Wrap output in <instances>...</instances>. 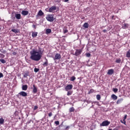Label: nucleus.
I'll use <instances>...</instances> for the list:
<instances>
[{
  "mask_svg": "<svg viewBox=\"0 0 130 130\" xmlns=\"http://www.w3.org/2000/svg\"><path fill=\"white\" fill-rule=\"evenodd\" d=\"M113 91L115 92V93H116L117 92V91H118V89L117 88H113Z\"/></svg>",
  "mask_w": 130,
  "mask_h": 130,
  "instance_id": "nucleus-34",
  "label": "nucleus"
},
{
  "mask_svg": "<svg viewBox=\"0 0 130 130\" xmlns=\"http://www.w3.org/2000/svg\"><path fill=\"white\" fill-rule=\"evenodd\" d=\"M110 123V121H108L107 120L103 121L101 124V126H107V125H109Z\"/></svg>",
  "mask_w": 130,
  "mask_h": 130,
  "instance_id": "nucleus-3",
  "label": "nucleus"
},
{
  "mask_svg": "<svg viewBox=\"0 0 130 130\" xmlns=\"http://www.w3.org/2000/svg\"><path fill=\"white\" fill-rule=\"evenodd\" d=\"M37 34H38L37 32H33L32 33V37H36V36H37Z\"/></svg>",
  "mask_w": 130,
  "mask_h": 130,
  "instance_id": "nucleus-21",
  "label": "nucleus"
},
{
  "mask_svg": "<svg viewBox=\"0 0 130 130\" xmlns=\"http://www.w3.org/2000/svg\"><path fill=\"white\" fill-rule=\"evenodd\" d=\"M60 58H61V55H60L59 53H56L55 55V56L53 57L54 60L60 59Z\"/></svg>",
  "mask_w": 130,
  "mask_h": 130,
  "instance_id": "nucleus-4",
  "label": "nucleus"
},
{
  "mask_svg": "<svg viewBox=\"0 0 130 130\" xmlns=\"http://www.w3.org/2000/svg\"><path fill=\"white\" fill-rule=\"evenodd\" d=\"M38 108V107H37V106H35L34 110H36V109H37Z\"/></svg>",
  "mask_w": 130,
  "mask_h": 130,
  "instance_id": "nucleus-41",
  "label": "nucleus"
},
{
  "mask_svg": "<svg viewBox=\"0 0 130 130\" xmlns=\"http://www.w3.org/2000/svg\"><path fill=\"white\" fill-rule=\"evenodd\" d=\"M111 98L113 100H117V96H116L115 94H112L111 95Z\"/></svg>",
  "mask_w": 130,
  "mask_h": 130,
  "instance_id": "nucleus-14",
  "label": "nucleus"
},
{
  "mask_svg": "<svg viewBox=\"0 0 130 130\" xmlns=\"http://www.w3.org/2000/svg\"><path fill=\"white\" fill-rule=\"evenodd\" d=\"M82 49L76 50L75 55H76V56H78V55H80V54L82 53Z\"/></svg>",
  "mask_w": 130,
  "mask_h": 130,
  "instance_id": "nucleus-8",
  "label": "nucleus"
},
{
  "mask_svg": "<svg viewBox=\"0 0 130 130\" xmlns=\"http://www.w3.org/2000/svg\"><path fill=\"white\" fill-rule=\"evenodd\" d=\"M113 73H114V70H113V69H110L108 70L107 75H110L111 76V75H112Z\"/></svg>",
  "mask_w": 130,
  "mask_h": 130,
  "instance_id": "nucleus-10",
  "label": "nucleus"
},
{
  "mask_svg": "<svg viewBox=\"0 0 130 130\" xmlns=\"http://www.w3.org/2000/svg\"><path fill=\"white\" fill-rule=\"evenodd\" d=\"M32 26H33L34 28H36V26L34 24Z\"/></svg>",
  "mask_w": 130,
  "mask_h": 130,
  "instance_id": "nucleus-45",
  "label": "nucleus"
},
{
  "mask_svg": "<svg viewBox=\"0 0 130 130\" xmlns=\"http://www.w3.org/2000/svg\"><path fill=\"white\" fill-rule=\"evenodd\" d=\"M24 77H26V76H24Z\"/></svg>",
  "mask_w": 130,
  "mask_h": 130,
  "instance_id": "nucleus-49",
  "label": "nucleus"
},
{
  "mask_svg": "<svg viewBox=\"0 0 130 130\" xmlns=\"http://www.w3.org/2000/svg\"><path fill=\"white\" fill-rule=\"evenodd\" d=\"M32 86H33L32 92L35 94L37 93V87H36V86H35V84H34Z\"/></svg>",
  "mask_w": 130,
  "mask_h": 130,
  "instance_id": "nucleus-9",
  "label": "nucleus"
},
{
  "mask_svg": "<svg viewBox=\"0 0 130 130\" xmlns=\"http://www.w3.org/2000/svg\"><path fill=\"white\" fill-rule=\"evenodd\" d=\"M103 32H104V33H106V32H107V30L104 29V30H103Z\"/></svg>",
  "mask_w": 130,
  "mask_h": 130,
  "instance_id": "nucleus-42",
  "label": "nucleus"
},
{
  "mask_svg": "<svg viewBox=\"0 0 130 130\" xmlns=\"http://www.w3.org/2000/svg\"><path fill=\"white\" fill-rule=\"evenodd\" d=\"M56 3H60V0H57V1H56Z\"/></svg>",
  "mask_w": 130,
  "mask_h": 130,
  "instance_id": "nucleus-44",
  "label": "nucleus"
},
{
  "mask_svg": "<svg viewBox=\"0 0 130 130\" xmlns=\"http://www.w3.org/2000/svg\"><path fill=\"white\" fill-rule=\"evenodd\" d=\"M96 99L97 100H100L101 99V96L99 94L96 95Z\"/></svg>",
  "mask_w": 130,
  "mask_h": 130,
  "instance_id": "nucleus-28",
  "label": "nucleus"
},
{
  "mask_svg": "<svg viewBox=\"0 0 130 130\" xmlns=\"http://www.w3.org/2000/svg\"><path fill=\"white\" fill-rule=\"evenodd\" d=\"M20 96H22V97H27V94L25 91H21L18 93Z\"/></svg>",
  "mask_w": 130,
  "mask_h": 130,
  "instance_id": "nucleus-6",
  "label": "nucleus"
},
{
  "mask_svg": "<svg viewBox=\"0 0 130 130\" xmlns=\"http://www.w3.org/2000/svg\"><path fill=\"white\" fill-rule=\"evenodd\" d=\"M86 55L87 57H90L91 56V54H90V53H86Z\"/></svg>",
  "mask_w": 130,
  "mask_h": 130,
  "instance_id": "nucleus-31",
  "label": "nucleus"
},
{
  "mask_svg": "<svg viewBox=\"0 0 130 130\" xmlns=\"http://www.w3.org/2000/svg\"><path fill=\"white\" fill-rule=\"evenodd\" d=\"M46 33L47 34H50L51 33V29L50 28H48L46 30Z\"/></svg>",
  "mask_w": 130,
  "mask_h": 130,
  "instance_id": "nucleus-17",
  "label": "nucleus"
},
{
  "mask_svg": "<svg viewBox=\"0 0 130 130\" xmlns=\"http://www.w3.org/2000/svg\"><path fill=\"white\" fill-rule=\"evenodd\" d=\"M0 61L2 63H6V60L4 59H0Z\"/></svg>",
  "mask_w": 130,
  "mask_h": 130,
  "instance_id": "nucleus-27",
  "label": "nucleus"
},
{
  "mask_svg": "<svg viewBox=\"0 0 130 130\" xmlns=\"http://www.w3.org/2000/svg\"><path fill=\"white\" fill-rule=\"evenodd\" d=\"M0 21H1V17H0Z\"/></svg>",
  "mask_w": 130,
  "mask_h": 130,
  "instance_id": "nucleus-48",
  "label": "nucleus"
},
{
  "mask_svg": "<svg viewBox=\"0 0 130 130\" xmlns=\"http://www.w3.org/2000/svg\"><path fill=\"white\" fill-rule=\"evenodd\" d=\"M75 80H76V77H75V76H73V77H71V78H70V81H71L72 82H74V81H75Z\"/></svg>",
  "mask_w": 130,
  "mask_h": 130,
  "instance_id": "nucleus-23",
  "label": "nucleus"
},
{
  "mask_svg": "<svg viewBox=\"0 0 130 130\" xmlns=\"http://www.w3.org/2000/svg\"><path fill=\"white\" fill-rule=\"evenodd\" d=\"M120 61H121V60L120 59H117L116 60V62H117V63H120Z\"/></svg>",
  "mask_w": 130,
  "mask_h": 130,
  "instance_id": "nucleus-30",
  "label": "nucleus"
},
{
  "mask_svg": "<svg viewBox=\"0 0 130 130\" xmlns=\"http://www.w3.org/2000/svg\"><path fill=\"white\" fill-rule=\"evenodd\" d=\"M94 89H91L88 92V94H91V93H94Z\"/></svg>",
  "mask_w": 130,
  "mask_h": 130,
  "instance_id": "nucleus-29",
  "label": "nucleus"
},
{
  "mask_svg": "<svg viewBox=\"0 0 130 130\" xmlns=\"http://www.w3.org/2000/svg\"><path fill=\"white\" fill-rule=\"evenodd\" d=\"M38 15H39V16H43V12H42V11H41V10H40L38 12Z\"/></svg>",
  "mask_w": 130,
  "mask_h": 130,
  "instance_id": "nucleus-24",
  "label": "nucleus"
},
{
  "mask_svg": "<svg viewBox=\"0 0 130 130\" xmlns=\"http://www.w3.org/2000/svg\"><path fill=\"white\" fill-rule=\"evenodd\" d=\"M4 57H5L4 55L0 53V58H4Z\"/></svg>",
  "mask_w": 130,
  "mask_h": 130,
  "instance_id": "nucleus-35",
  "label": "nucleus"
},
{
  "mask_svg": "<svg viewBox=\"0 0 130 130\" xmlns=\"http://www.w3.org/2000/svg\"><path fill=\"white\" fill-rule=\"evenodd\" d=\"M68 32H69V30H68V29H65L63 31V33H64V34L68 33Z\"/></svg>",
  "mask_w": 130,
  "mask_h": 130,
  "instance_id": "nucleus-39",
  "label": "nucleus"
},
{
  "mask_svg": "<svg viewBox=\"0 0 130 130\" xmlns=\"http://www.w3.org/2000/svg\"><path fill=\"white\" fill-rule=\"evenodd\" d=\"M65 3L69 2V0H64Z\"/></svg>",
  "mask_w": 130,
  "mask_h": 130,
  "instance_id": "nucleus-47",
  "label": "nucleus"
},
{
  "mask_svg": "<svg viewBox=\"0 0 130 130\" xmlns=\"http://www.w3.org/2000/svg\"><path fill=\"white\" fill-rule=\"evenodd\" d=\"M22 89L23 91H27V89H28V85H22Z\"/></svg>",
  "mask_w": 130,
  "mask_h": 130,
  "instance_id": "nucleus-12",
  "label": "nucleus"
},
{
  "mask_svg": "<svg viewBox=\"0 0 130 130\" xmlns=\"http://www.w3.org/2000/svg\"><path fill=\"white\" fill-rule=\"evenodd\" d=\"M69 111H70V112H74V111H75V109H74V107H71L69 109Z\"/></svg>",
  "mask_w": 130,
  "mask_h": 130,
  "instance_id": "nucleus-25",
  "label": "nucleus"
},
{
  "mask_svg": "<svg viewBox=\"0 0 130 130\" xmlns=\"http://www.w3.org/2000/svg\"><path fill=\"white\" fill-rule=\"evenodd\" d=\"M4 122L5 119H4L3 118H0V124H4Z\"/></svg>",
  "mask_w": 130,
  "mask_h": 130,
  "instance_id": "nucleus-19",
  "label": "nucleus"
},
{
  "mask_svg": "<svg viewBox=\"0 0 130 130\" xmlns=\"http://www.w3.org/2000/svg\"><path fill=\"white\" fill-rule=\"evenodd\" d=\"M3 77H4V75L3 74V73H0V78H3Z\"/></svg>",
  "mask_w": 130,
  "mask_h": 130,
  "instance_id": "nucleus-40",
  "label": "nucleus"
},
{
  "mask_svg": "<svg viewBox=\"0 0 130 130\" xmlns=\"http://www.w3.org/2000/svg\"><path fill=\"white\" fill-rule=\"evenodd\" d=\"M73 89V85L69 84L65 87L66 91H69V90H72Z\"/></svg>",
  "mask_w": 130,
  "mask_h": 130,
  "instance_id": "nucleus-5",
  "label": "nucleus"
},
{
  "mask_svg": "<svg viewBox=\"0 0 130 130\" xmlns=\"http://www.w3.org/2000/svg\"><path fill=\"white\" fill-rule=\"evenodd\" d=\"M72 94H73V91H69L67 93V95L68 96H71V95H72Z\"/></svg>",
  "mask_w": 130,
  "mask_h": 130,
  "instance_id": "nucleus-26",
  "label": "nucleus"
},
{
  "mask_svg": "<svg viewBox=\"0 0 130 130\" xmlns=\"http://www.w3.org/2000/svg\"><path fill=\"white\" fill-rule=\"evenodd\" d=\"M24 77H26V76H24Z\"/></svg>",
  "mask_w": 130,
  "mask_h": 130,
  "instance_id": "nucleus-50",
  "label": "nucleus"
},
{
  "mask_svg": "<svg viewBox=\"0 0 130 130\" xmlns=\"http://www.w3.org/2000/svg\"><path fill=\"white\" fill-rule=\"evenodd\" d=\"M49 117H51V116H52V113H50L48 114Z\"/></svg>",
  "mask_w": 130,
  "mask_h": 130,
  "instance_id": "nucleus-38",
  "label": "nucleus"
},
{
  "mask_svg": "<svg viewBox=\"0 0 130 130\" xmlns=\"http://www.w3.org/2000/svg\"><path fill=\"white\" fill-rule=\"evenodd\" d=\"M55 124H56V125H58V124H59V121H55Z\"/></svg>",
  "mask_w": 130,
  "mask_h": 130,
  "instance_id": "nucleus-36",
  "label": "nucleus"
},
{
  "mask_svg": "<svg viewBox=\"0 0 130 130\" xmlns=\"http://www.w3.org/2000/svg\"><path fill=\"white\" fill-rule=\"evenodd\" d=\"M56 10V7L55 6H52L51 8L49 9V13H53L54 11Z\"/></svg>",
  "mask_w": 130,
  "mask_h": 130,
  "instance_id": "nucleus-7",
  "label": "nucleus"
},
{
  "mask_svg": "<svg viewBox=\"0 0 130 130\" xmlns=\"http://www.w3.org/2000/svg\"><path fill=\"white\" fill-rule=\"evenodd\" d=\"M126 117H127V115H125L124 119H123V121H125V119H126Z\"/></svg>",
  "mask_w": 130,
  "mask_h": 130,
  "instance_id": "nucleus-37",
  "label": "nucleus"
},
{
  "mask_svg": "<svg viewBox=\"0 0 130 130\" xmlns=\"http://www.w3.org/2000/svg\"><path fill=\"white\" fill-rule=\"evenodd\" d=\"M128 27V24H124V25L122 26V28L123 29H125L126 28H127Z\"/></svg>",
  "mask_w": 130,
  "mask_h": 130,
  "instance_id": "nucleus-22",
  "label": "nucleus"
},
{
  "mask_svg": "<svg viewBox=\"0 0 130 130\" xmlns=\"http://www.w3.org/2000/svg\"><path fill=\"white\" fill-rule=\"evenodd\" d=\"M34 72L35 73H38V72H39V69H38V68H35Z\"/></svg>",
  "mask_w": 130,
  "mask_h": 130,
  "instance_id": "nucleus-32",
  "label": "nucleus"
},
{
  "mask_svg": "<svg viewBox=\"0 0 130 130\" xmlns=\"http://www.w3.org/2000/svg\"><path fill=\"white\" fill-rule=\"evenodd\" d=\"M126 56L127 57H130V52L129 51H128L126 53Z\"/></svg>",
  "mask_w": 130,
  "mask_h": 130,
  "instance_id": "nucleus-33",
  "label": "nucleus"
},
{
  "mask_svg": "<svg viewBox=\"0 0 130 130\" xmlns=\"http://www.w3.org/2000/svg\"><path fill=\"white\" fill-rule=\"evenodd\" d=\"M83 27L84 28H85V29H87V28L89 27V24H88V23H85L83 24Z\"/></svg>",
  "mask_w": 130,
  "mask_h": 130,
  "instance_id": "nucleus-18",
  "label": "nucleus"
},
{
  "mask_svg": "<svg viewBox=\"0 0 130 130\" xmlns=\"http://www.w3.org/2000/svg\"><path fill=\"white\" fill-rule=\"evenodd\" d=\"M21 14L23 16H27L29 14V11H22Z\"/></svg>",
  "mask_w": 130,
  "mask_h": 130,
  "instance_id": "nucleus-11",
  "label": "nucleus"
},
{
  "mask_svg": "<svg viewBox=\"0 0 130 130\" xmlns=\"http://www.w3.org/2000/svg\"><path fill=\"white\" fill-rule=\"evenodd\" d=\"M11 31L14 33H19V30L16 28L11 29Z\"/></svg>",
  "mask_w": 130,
  "mask_h": 130,
  "instance_id": "nucleus-20",
  "label": "nucleus"
},
{
  "mask_svg": "<svg viewBox=\"0 0 130 130\" xmlns=\"http://www.w3.org/2000/svg\"><path fill=\"white\" fill-rule=\"evenodd\" d=\"M46 19L49 22H53L54 21V17H53V15L48 14L46 17Z\"/></svg>",
  "mask_w": 130,
  "mask_h": 130,
  "instance_id": "nucleus-2",
  "label": "nucleus"
},
{
  "mask_svg": "<svg viewBox=\"0 0 130 130\" xmlns=\"http://www.w3.org/2000/svg\"><path fill=\"white\" fill-rule=\"evenodd\" d=\"M122 101H123V99H118L116 102L117 104H120V103H121V102H122Z\"/></svg>",
  "mask_w": 130,
  "mask_h": 130,
  "instance_id": "nucleus-15",
  "label": "nucleus"
},
{
  "mask_svg": "<svg viewBox=\"0 0 130 130\" xmlns=\"http://www.w3.org/2000/svg\"><path fill=\"white\" fill-rule=\"evenodd\" d=\"M13 55H16V54H17V53H16V52H14L13 53Z\"/></svg>",
  "mask_w": 130,
  "mask_h": 130,
  "instance_id": "nucleus-43",
  "label": "nucleus"
},
{
  "mask_svg": "<svg viewBox=\"0 0 130 130\" xmlns=\"http://www.w3.org/2000/svg\"><path fill=\"white\" fill-rule=\"evenodd\" d=\"M15 17L17 20H20V19H21V14H16Z\"/></svg>",
  "mask_w": 130,
  "mask_h": 130,
  "instance_id": "nucleus-13",
  "label": "nucleus"
},
{
  "mask_svg": "<svg viewBox=\"0 0 130 130\" xmlns=\"http://www.w3.org/2000/svg\"><path fill=\"white\" fill-rule=\"evenodd\" d=\"M68 128H70V126H68L66 127V129H68Z\"/></svg>",
  "mask_w": 130,
  "mask_h": 130,
  "instance_id": "nucleus-46",
  "label": "nucleus"
},
{
  "mask_svg": "<svg viewBox=\"0 0 130 130\" xmlns=\"http://www.w3.org/2000/svg\"><path fill=\"white\" fill-rule=\"evenodd\" d=\"M43 52L41 49L37 50L35 49H33L30 52V59L31 60H35V61H38L41 59L42 57V54Z\"/></svg>",
  "mask_w": 130,
  "mask_h": 130,
  "instance_id": "nucleus-1",
  "label": "nucleus"
},
{
  "mask_svg": "<svg viewBox=\"0 0 130 130\" xmlns=\"http://www.w3.org/2000/svg\"><path fill=\"white\" fill-rule=\"evenodd\" d=\"M45 59L46 61L44 62L43 66H44V67H47V66L48 65V61L47 60V59L45 58Z\"/></svg>",
  "mask_w": 130,
  "mask_h": 130,
  "instance_id": "nucleus-16",
  "label": "nucleus"
}]
</instances>
